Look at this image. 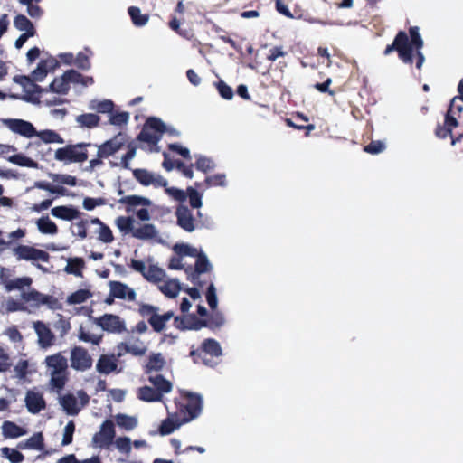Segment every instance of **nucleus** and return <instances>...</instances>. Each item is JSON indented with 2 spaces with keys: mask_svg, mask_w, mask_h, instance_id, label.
I'll return each mask as SVG.
<instances>
[{
  "mask_svg": "<svg viewBox=\"0 0 463 463\" xmlns=\"http://www.w3.org/2000/svg\"><path fill=\"white\" fill-rule=\"evenodd\" d=\"M409 34L410 37L406 32L399 31L395 35L392 43L388 44L385 47L383 55L387 56L396 51L399 59L404 64L412 65L415 52L416 68L420 70L425 61V57L421 52L424 43L420 34L419 27L411 26L409 28Z\"/></svg>",
  "mask_w": 463,
  "mask_h": 463,
  "instance_id": "obj_1",
  "label": "nucleus"
},
{
  "mask_svg": "<svg viewBox=\"0 0 463 463\" xmlns=\"http://www.w3.org/2000/svg\"><path fill=\"white\" fill-rule=\"evenodd\" d=\"M45 364L50 372V384L52 387L58 391L62 390L69 380L67 358L59 352L48 355L45 358Z\"/></svg>",
  "mask_w": 463,
  "mask_h": 463,
  "instance_id": "obj_2",
  "label": "nucleus"
},
{
  "mask_svg": "<svg viewBox=\"0 0 463 463\" xmlns=\"http://www.w3.org/2000/svg\"><path fill=\"white\" fill-rule=\"evenodd\" d=\"M176 411L175 417L182 419L183 422H189L197 418L203 407L202 397L199 394L185 392L181 400H175Z\"/></svg>",
  "mask_w": 463,
  "mask_h": 463,
  "instance_id": "obj_3",
  "label": "nucleus"
},
{
  "mask_svg": "<svg viewBox=\"0 0 463 463\" xmlns=\"http://www.w3.org/2000/svg\"><path fill=\"white\" fill-rule=\"evenodd\" d=\"M165 124L158 118L150 117L145 122L142 130L137 135V140L156 146L162 135L166 132Z\"/></svg>",
  "mask_w": 463,
  "mask_h": 463,
  "instance_id": "obj_4",
  "label": "nucleus"
},
{
  "mask_svg": "<svg viewBox=\"0 0 463 463\" xmlns=\"http://www.w3.org/2000/svg\"><path fill=\"white\" fill-rule=\"evenodd\" d=\"M158 312L159 307L150 304L143 303L138 307L139 315L147 318L148 324L156 333H161L165 328V324L175 316L172 310L162 315Z\"/></svg>",
  "mask_w": 463,
  "mask_h": 463,
  "instance_id": "obj_5",
  "label": "nucleus"
},
{
  "mask_svg": "<svg viewBox=\"0 0 463 463\" xmlns=\"http://www.w3.org/2000/svg\"><path fill=\"white\" fill-rule=\"evenodd\" d=\"M90 146V143L67 145L66 146L58 148L55 151V159L70 163H82L88 159V152L86 148Z\"/></svg>",
  "mask_w": 463,
  "mask_h": 463,
  "instance_id": "obj_6",
  "label": "nucleus"
},
{
  "mask_svg": "<svg viewBox=\"0 0 463 463\" xmlns=\"http://www.w3.org/2000/svg\"><path fill=\"white\" fill-rule=\"evenodd\" d=\"M207 354L212 357H217L222 354V348L220 344L213 338L205 339L202 343L200 348L192 349L190 351L189 356L195 364L202 363L203 364H208L209 361L205 358V355Z\"/></svg>",
  "mask_w": 463,
  "mask_h": 463,
  "instance_id": "obj_7",
  "label": "nucleus"
},
{
  "mask_svg": "<svg viewBox=\"0 0 463 463\" xmlns=\"http://www.w3.org/2000/svg\"><path fill=\"white\" fill-rule=\"evenodd\" d=\"M91 319L95 325L109 334H122L127 331L125 321L118 315L104 314Z\"/></svg>",
  "mask_w": 463,
  "mask_h": 463,
  "instance_id": "obj_8",
  "label": "nucleus"
},
{
  "mask_svg": "<svg viewBox=\"0 0 463 463\" xmlns=\"http://www.w3.org/2000/svg\"><path fill=\"white\" fill-rule=\"evenodd\" d=\"M212 269V266L208 260L207 256L203 252H199L196 256V261L194 264V268L192 266H188L184 269L185 273L187 274L188 279L194 285L199 288L203 287V282L200 280V275L205 272H209Z\"/></svg>",
  "mask_w": 463,
  "mask_h": 463,
  "instance_id": "obj_9",
  "label": "nucleus"
},
{
  "mask_svg": "<svg viewBox=\"0 0 463 463\" xmlns=\"http://www.w3.org/2000/svg\"><path fill=\"white\" fill-rule=\"evenodd\" d=\"M455 107L456 99H452L445 114L443 125L438 124L435 128L434 133L436 137L439 139L447 138L449 136H451L453 129L458 126V121L456 118Z\"/></svg>",
  "mask_w": 463,
  "mask_h": 463,
  "instance_id": "obj_10",
  "label": "nucleus"
},
{
  "mask_svg": "<svg viewBox=\"0 0 463 463\" xmlns=\"http://www.w3.org/2000/svg\"><path fill=\"white\" fill-rule=\"evenodd\" d=\"M134 178L143 186L152 185L155 188L165 187L168 182L161 175L155 174L145 168H136L132 170Z\"/></svg>",
  "mask_w": 463,
  "mask_h": 463,
  "instance_id": "obj_11",
  "label": "nucleus"
},
{
  "mask_svg": "<svg viewBox=\"0 0 463 463\" xmlns=\"http://www.w3.org/2000/svg\"><path fill=\"white\" fill-rule=\"evenodd\" d=\"M13 252L18 260L48 262L50 260L48 252L28 245H18Z\"/></svg>",
  "mask_w": 463,
  "mask_h": 463,
  "instance_id": "obj_12",
  "label": "nucleus"
},
{
  "mask_svg": "<svg viewBox=\"0 0 463 463\" xmlns=\"http://www.w3.org/2000/svg\"><path fill=\"white\" fill-rule=\"evenodd\" d=\"M115 426L111 420H106L100 426V430L94 434L92 445L95 448H108L115 438Z\"/></svg>",
  "mask_w": 463,
  "mask_h": 463,
  "instance_id": "obj_13",
  "label": "nucleus"
},
{
  "mask_svg": "<svg viewBox=\"0 0 463 463\" xmlns=\"http://www.w3.org/2000/svg\"><path fill=\"white\" fill-rule=\"evenodd\" d=\"M127 142L126 135L118 133L98 146L97 156L108 158L122 149Z\"/></svg>",
  "mask_w": 463,
  "mask_h": 463,
  "instance_id": "obj_14",
  "label": "nucleus"
},
{
  "mask_svg": "<svg viewBox=\"0 0 463 463\" xmlns=\"http://www.w3.org/2000/svg\"><path fill=\"white\" fill-rule=\"evenodd\" d=\"M71 366L77 371H87L92 366V358L88 351L81 346H75L71 350Z\"/></svg>",
  "mask_w": 463,
  "mask_h": 463,
  "instance_id": "obj_15",
  "label": "nucleus"
},
{
  "mask_svg": "<svg viewBox=\"0 0 463 463\" xmlns=\"http://www.w3.org/2000/svg\"><path fill=\"white\" fill-rule=\"evenodd\" d=\"M5 125L14 133L19 134L24 137L30 138L37 134L33 125L24 119L8 118L4 120Z\"/></svg>",
  "mask_w": 463,
  "mask_h": 463,
  "instance_id": "obj_16",
  "label": "nucleus"
},
{
  "mask_svg": "<svg viewBox=\"0 0 463 463\" xmlns=\"http://www.w3.org/2000/svg\"><path fill=\"white\" fill-rule=\"evenodd\" d=\"M233 49L238 52L241 62L246 63L251 69H256L257 66L251 59L253 47L248 40L242 38L237 41L233 40Z\"/></svg>",
  "mask_w": 463,
  "mask_h": 463,
  "instance_id": "obj_17",
  "label": "nucleus"
},
{
  "mask_svg": "<svg viewBox=\"0 0 463 463\" xmlns=\"http://www.w3.org/2000/svg\"><path fill=\"white\" fill-rule=\"evenodd\" d=\"M189 330H199L203 327L215 328L222 325L221 317L210 316L205 319L198 318L194 314L188 315Z\"/></svg>",
  "mask_w": 463,
  "mask_h": 463,
  "instance_id": "obj_18",
  "label": "nucleus"
},
{
  "mask_svg": "<svg viewBox=\"0 0 463 463\" xmlns=\"http://www.w3.org/2000/svg\"><path fill=\"white\" fill-rule=\"evenodd\" d=\"M110 296L119 299L134 301L137 294L135 290L120 281H109Z\"/></svg>",
  "mask_w": 463,
  "mask_h": 463,
  "instance_id": "obj_19",
  "label": "nucleus"
},
{
  "mask_svg": "<svg viewBox=\"0 0 463 463\" xmlns=\"http://www.w3.org/2000/svg\"><path fill=\"white\" fill-rule=\"evenodd\" d=\"M175 215L177 218V224L185 232H191L194 230V219L192 212L187 206L179 205L176 208Z\"/></svg>",
  "mask_w": 463,
  "mask_h": 463,
  "instance_id": "obj_20",
  "label": "nucleus"
},
{
  "mask_svg": "<svg viewBox=\"0 0 463 463\" xmlns=\"http://www.w3.org/2000/svg\"><path fill=\"white\" fill-rule=\"evenodd\" d=\"M33 327L38 335L39 344L42 347H49L53 345L54 335L43 322H34Z\"/></svg>",
  "mask_w": 463,
  "mask_h": 463,
  "instance_id": "obj_21",
  "label": "nucleus"
},
{
  "mask_svg": "<svg viewBox=\"0 0 463 463\" xmlns=\"http://www.w3.org/2000/svg\"><path fill=\"white\" fill-rule=\"evenodd\" d=\"M27 410L33 414L39 413L46 406L43 395L33 391H28L25 396Z\"/></svg>",
  "mask_w": 463,
  "mask_h": 463,
  "instance_id": "obj_22",
  "label": "nucleus"
},
{
  "mask_svg": "<svg viewBox=\"0 0 463 463\" xmlns=\"http://www.w3.org/2000/svg\"><path fill=\"white\" fill-rule=\"evenodd\" d=\"M118 368V358L115 354H101L97 362L96 369L99 373L109 374Z\"/></svg>",
  "mask_w": 463,
  "mask_h": 463,
  "instance_id": "obj_23",
  "label": "nucleus"
},
{
  "mask_svg": "<svg viewBox=\"0 0 463 463\" xmlns=\"http://www.w3.org/2000/svg\"><path fill=\"white\" fill-rule=\"evenodd\" d=\"M52 216L64 221H72L79 218L81 213L72 205H61L51 210Z\"/></svg>",
  "mask_w": 463,
  "mask_h": 463,
  "instance_id": "obj_24",
  "label": "nucleus"
},
{
  "mask_svg": "<svg viewBox=\"0 0 463 463\" xmlns=\"http://www.w3.org/2000/svg\"><path fill=\"white\" fill-rule=\"evenodd\" d=\"M148 382L152 384V386L159 392V393L164 397V394L168 393L173 389V384L170 381L165 379L162 374H148L147 378Z\"/></svg>",
  "mask_w": 463,
  "mask_h": 463,
  "instance_id": "obj_25",
  "label": "nucleus"
},
{
  "mask_svg": "<svg viewBox=\"0 0 463 463\" xmlns=\"http://www.w3.org/2000/svg\"><path fill=\"white\" fill-rule=\"evenodd\" d=\"M137 397L146 402H162L163 396L154 387L145 385L137 391Z\"/></svg>",
  "mask_w": 463,
  "mask_h": 463,
  "instance_id": "obj_26",
  "label": "nucleus"
},
{
  "mask_svg": "<svg viewBox=\"0 0 463 463\" xmlns=\"http://www.w3.org/2000/svg\"><path fill=\"white\" fill-rule=\"evenodd\" d=\"M276 11L290 19H300L303 16V11L299 7H295L290 11L288 7V0H275Z\"/></svg>",
  "mask_w": 463,
  "mask_h": 463,
  "instance_id": "obj_27",
  "label": "nucleus"
},
{
  "mask_svg": "<svg viewBox=\"0 0 463 463\" xmlns=\"http://www.w3.org/2000/svg\"><path fill=\"white\" fill-rule=\"evenodd\" d=\"M165 364V361L162 355V354H152L147 360L146 364L145 365V373L152 374L153 372L161 371Z\"/></svg>",
  "mask_w": 463,
  "mask_h": 463,
  "instance_id": "obj_28",
  "label": "nucleus"
},
{
  "mask_svg": "<svg viewBox=\"0 0 463 463\" xmlns=\"http://www.w3.org/2000/svg\"><path fill=\"white\" fill-rule=\"evenodd\" d=\"M85 269V261L80 257L69 258L64 271L67 274H73L76 277L82 278V270Z\"/></svg>",
  "mask_w": 463,
  "mask_h": 463,
  "instance_id": "obj_29",
  "label": "nucleus"
},
{
  "mask_svg": "<svg viewBox=\"0 0 463 463\" xmlns=\"http://www.w3.org/2000/svg\"><path fill=\"white\" fill-rule=\"evenodd\" d=\"M36 80H34L33 78L28 82L26 88L24 90L25 92V96L24 98V100L32 103H39V95L41 92L44 91L45 90L43 89L41 86L35 83Z\"/></svg>",
  "mask_w": 463,
  "mask_h": 463,
  "instance_id": "obj_30",
  "label": "nucleus"
},
{
  "mask_svg": "<svg viewBox=\"0 0 463 463\" xmlns=\"http://www.w3.org/2000/svg\"><path fill=\"white\" fill-rule=\"evenodd\" d=\"M3 435L6 439H15L26 434V430L16 423L5 420L2 425Z\"/></svg>",
  "mask_w": 463,
  "mask_h": 463,
  "instance_id": "obj_31",
  "label": "nucleus"
},
{
  "mask_svg": "<svg viewBox=\"0 0 463 463\" xmlns=\"http://www.w3.org/2000/svg\"><path fill=\"white\" fill-rule=\"evenodd\" d=\"M61 404L63 410L69 415H77L80 411V407L78 406L76 397L71 393H68L62 396L61 399Z\"/></svg>",
  "mask_w": 463,
  "mask_h": 463,
  "instance_id": "obj_32",
  "label": "nucleus"
},
{
  "mask_svg": "<svg viewBox=\"0 0 463 463\" xmlns=\"http://www.w3.org/2000/svg\"><path fill=\"white\" fill-rule=\"evenodd\" d=\"M157 235L156 227L151 223H145L132 231V236L139 240L153 239Z\"/></svg>",
  "mask_w": 463,
  "mask_h": 463,
  "instance_id": "obj_33",
  "label": "nucleus"
},
{
  "mask_svg": "<svg viewBox=\"0 0 463 463\" xmlns=\"http://www.w3.org/2000/svg\"><path fill=\"white\" fill-rule=\"evenodd\" d=\"M18 448L43 450L44 449V439L42 432L34 433L24 443H20Z\"/></svg>",
  "mask_w": 463,
  "mask_h": 463,
  "instance_id": "obj_34",
  "label": "nucleus"
},
{
  "mask_svg": "<svg viewBox=\"0 0 463 463\" xmlns=\"http://www.w3.org/2000/svg\"><path fill=\"white\" fill-rule=\"evenodd\" d=\"M75 120L81 128H94L99 125L100 117L93 113H84L77 116Z\"/></svg>",
  "mask_w": 463,
  "mask_h": 463,
  "instance_id": "obj_35",
  "label": "nucleus"
},
{
  "mask_svg": "<svg viewBox=\"0 0 463 463\" xmlns=\"http://www.w3.org/2000/svg\"><path fill=\"white\" fill-rule=\"evenodd\" d=\"M128 12L135 26H144L147 24L149 20V15L146 14H141V10L137 6L128 7Z\"/></svg>",
  "mask_w": 463,
  "mask_h": 463,
  "instance_id": "obj_36",
  "label": "nucleus"
},
{
  "mask_svg": "<svg viewBox=\"0 0 463 463\" xmlns=\"http://www.w3.org/2000/svg\"><path fill=\"white\" fill-rule=\"evenodd\" d=\"M182 419L179 417H175V419L166 418L164 420L159 427V431L161 435H168L178 429L182 424H184Z\"/></svg>",
  "mask_w": 463,
  "mask_h": 463,
  "instance_id": "obj_37",
  "label": "nucleus"
},
{
  "mask_svg": "<svg viewBox=\"0 0 463 463\" xmlns=\"http://www.w3.org/2000/svg\"><path fill=\"white\" fill-rule=\"evenodd\" d=\"M49 90L58 94H67L70 90V85L65 78V74L63 73L62 76L55 78L49 85Z\"/></svg>",
  "mask_w": 463,
  "mask_h": 463,
  "instance_id": "obj_38",
  "label": "nucleus"
},
{
  "mask_svg": "<svg viewBox=\"0 0 463 463\" xmlns=\"http://www.w3.org/2000/svg\"><path fill=\"white\" fill-rule=\"evenodd\" d=\"M114 103L109 99L104 100H96L93 99L90 101L89 108L92 110L97 111L100 114L111 113L114 109Z\"/></svg>",
  "mask_w": 463,
  "mask_h": 463,
  "instance_id": "obj_39",
  "label": "nucleus"
},
{
  "mask_svg": "<svg viewBox=\"0 0 463 463\" xmlns=\"http://www.w3.org/2000/svg\"><path fill=\"white\" fill-rule=\"evenodd\" d=\"M7 160L19 166H25L30 168H38L39 164L30 157H27L24 154H15L7 158Z\"/></svg>",
  "mask_w": 463,
  "mask_h": 463,
  "instance_id": "obj_40",
  "label": "nucleus"
},
{
  "mask_svg": "<svg viewBox=\"0 0 463 463\" xmlns=\"http://www.w3.org/2000/svg\"><path fill=\"white\" fill-rule=\"evenodd\" d=\"M38 230L43 234H56L58 232L57 225L48 217H41L37 220Z\"/></svg>",
  "mask_w": 463,
  "mask_h": 463,
  "instance_id": "obj_41",
  "label": "nucleus"
},
{
  "mask_svg": "<svg viewBox=\"0 0 463 463\" xmlns=\"http://www.w3.org/2000/svg\"><path fill=\"white\" fill-rule=\"evenodd\" d=\"M35 136H37L43 142H44L46 144H51V143L63 144L64 143V139L61 137L60 134H58L54 130H51V129L42 130L40 132H37V134Z\"/></svg>",
  "mask_w": 463,
  "mask_h": 463,
  "instance_id": "obj_42",
  "label": "nucleus"
},
{
  "mask_svg": "<svg viewBox=\"0 0 463 463\" xmlns=\"http://www.w3.org/2000/svg\"><path fill=\"white\" fill-rule=\"evenodd\" d=\"M159 289L166 297L174 298L178 295L181 288L177 280L170 279L165 281L162 286H160Z\"/></svg>",
  "mask_w": 463,
  "mask_h": 463,
  "instance_id": "obj_43",
  "label": "nucleus"
},
{
  "mask_svg": "<svg viewBox=\"0 0 463 463\" xmlns=\"http://www.w3.org/2000/svg\"><path fill=\"white\" fill-rule=\"evenodd\" d=\"M143 277L149 282L157 283L163 280L165 271L156 265H150Z\"/></svg>",
  "mask_w": 463,
  "mask_h": 463,
  "instance_id": "obj_44",
  "label": "nucleus"
},
{
  "mask_svg": "<svg viewBox=\"0 0 463 463\" xmlns=\"http://www.w3.org/2000/svg\"><path fill=\"white\" fill-rule=\"evenodd\" d=\"M14 24L19 31H24V33L33 32L36 33V30L33 23L24 14H18L14 17Z\"/></svg>",
  "mask_w": 463,
  "mask_h": 463,
  "instance_id": "obj_45",
  "label": "nucleus"
},
{
  "mask_svg": "<svg viewBox=\"0 0 463 463\" xmlns=\"http://www.w3.org/2000/svg\"><path fill=\"white\" fill-rule=\"evenodd\" d=\"M78 338L82 342L99 345L102 342L103 335L90 334L82 326H80L78 332Z\"/></svg>",
  "mask_w": 463,
  "mask_h": 463,
  "instance_id": "obj_46",
  "label": "nucleus"
},
{
  "mask_svg": "<svg viewBox=\"0 0 463 463\" xmlns=\"http://www.w3.org/2000/svg\"><path fill=\"white\" fill-rule=\"evenodd\" d=\"M92 294L88 289H79L73 293H71L68 298L67 302L71 305L74 304H81L89 299Z\"/></svg>",
  "mask_w": 463,
  "mask_h": 463,
  "instance_id": "obj_47",
  "label": "nucleus"
},
{
  "mask_svg": "<svg viewBox=\"0 0 463 463\" xmlns=\"http://www.w3.org/2000/svg\"><path fill=\"white\" fill-rule=\"evenodd\" d=\"M119 203L129 205V206H137V205L148 206L151 204V201L149 199L141 197L138 195H128V196L122 197L119 200Z\"/></svg>",
  "mask_w": 463,
  "mask_h": 463,
  "instance_id": "obj_48",
  "label": "nucleus"
},
{
  "mask_svg": "<svg viewBox=\"0 0 463 463\" xmlns=\"http://www.w3.org/2000/svg\"><path fill=\"white\" fill-rule=\"evenodd\" d=\"M116 421L119 427L127 430H133L137 424V420L135 417L120 413L116 416Z\"/></svg>",
  "mask_w": 463,
  "mask_h": 463,
  "instance_id": "obj_49",
  "label": "nucleus"
},
{
  "mask_svg": "<svg viewBox=\"0 0 463 463\" xmlns=\"http://www.w3.org/2000/svg\"><path fill=\"white\" fill-rule=\"evenodd\" d=\"M33 283V279L30 277H23L17 278L15 279H11V281L6 285V291L10 292L15 289H23L24 287H29Z\"/></svg>",
  "mask_w": 463,
  "mask_h": 463,
  "instance_id": "obj_50",
  "label": "nucleus"
},
{
  "mask_svg": "<svg viewBox=\"0 0 463 463\" xmlns=\"http://www.w3.org/2000/svg\"><path fill=\"white\" fill-rule=\"evenodd\" d=\"M3 457L9 459L12 463H21L24 459V456L15 449H10L7 447L1 449Z\"/></svg>",
  "mask_w": 463,
  "mask_h": 463,
  "instance_id": "obj_51",
  "label": "nucleus"
},
{
  "mask_svg": "<svg viewBox=\"0 0 463 463\" xmlns=\"http://www.w3.org/2000/svg\"><path fill=\"white\" fill-rule=\"evenodd\" d=\"M185 193L192 208H200L202 206V194L196 189L189 186Z\"/></svg>",
  "mask_w": 463,
  "mask_h": 463,
  "instance_id": "obj_52",
  "label": "nucleus"
},
{
  "mask_svg": "<svg viewBox=\"0 0 463 463\" xmlns=\"http://www.w3.org/2000/svg\"><path fill=\"white\" fill-rule=\"evenodd\" d=\"M175 252L183 257V256H190V257H196L199 252L197 251V249L188 245V244H176L174 247Z\"/></svg>",
  "mask_w": 463,
  "mask_h": 463,
  "instance_id": "obj_53",
  "label": "nucleus"
},
{
  "mask_svg": "<svg viewBox=\"0 0 463 463\" xmlns=\"http://www.w3.org/2000/svg\"><path fill=\"white\" fill-rule=\"evenodd\" d=\"M41 292L34 288L29 291H23L21 294L22 299L26 303H33L36 307L40 306Z\"/></svg>",
  "mask_w": 463,
  "mask_h": 463,
  "instance_id": "obj_54",
  "label": "nucleus"
},
{
  "mask_svg": "<svg viewBox=\"0 0 463 463\" xmlns=\"http://www.w3.org/2000/svg\"><path fill=\"white\" fill-rule=\"evenodd\" d=\"M46 305L50 309L57 310L61 309V303L52 295L41 294L40 306Z\"/></svg>",
  "mask_w": 463,
  "mask_h": 463,
  "instance_id": "obj_55",
  "label": "nucleus"
},
{
  "mask_svg": "<svg viewBox=\"0 0 463 463\" xmlns=\"http://www.w3.org/2000/svg\"><path fill=\"white\" fill-rule=\"evenodd\" d=\"M129 119L128 112H111L109 113V123L115 126L126 125Z\"/></svg>",
  "mask_w": 463,
  "mask_h": 463,
  "instance_id": "obj_56",
  "label": "nucleus"
},
{
  "mask_svg": "<svg viewBox=\"0 0 463 463\" xmlns=\"http://www.w3.org/2000/svg\"><path fill=\"white\" fill-rule=\"evenodd\" d=\"M133 219L131 217L120 216L117 219L116 223L118 228L123 232H131L135 230L133 226Z\"/></svg>",
  "mask_w": 463,
  "mask_h": 463,
  "instance_id": "obj_57",
  "label": "nucleus"
},
{
  "mask_svg": "<svg viewBox=\"0 0 463 463\" xmlns=\"http://www.w3.org/2000/svg\"><path fill=\"white\" fill-rule=\"evenodd\" d=\"M165 188V194L171 196L173 199L179 203H184L187 199L186 191L181 190L176 187H168L167 185Z\"/></svg>",
  "mask_w": 463,
  "mask_h": 463,
  "instance_id": "obj_58",
  "label": "nucleus"
},
{
  "mask_svg": "<svg viewBox=\"0 0 463 463\" xmlns=\"http://www.w3.org/2000/svg\"><path fill=\"white\" fill-rule=\"evenodd\" d=\"M50 176L53 182L61 184H67L70 186H75L77 184L76 177L70 175L50 174Z\"/></svg>",
  "mask_w": 463,
  "mask_h": 463,
  "instance_id": "obj_59",
  "label": "nucleus"
},
{
  "mask_svg": "<svg viewBox=\"0 0 463 463\" xmlns=\"http://www.w3.org/2000/svg\"><path fill=\"white\" fill-rule=\"evenodd\" d=\"M194 165L197 170L203 173H207L214 167L213 162L210 158L203 156H200L197 158Z\"/></svg>",
  "mask_w": 463,
  "mask_h": 463,
  "instance_id": "obj_60",
  "label": "nucleus"
},
{
  "mask_svg": "<svg viewBox=\"0 0 463 463\" xmlns=\"http://www.w3.org/2000/svg\"><path fill=\"white\" fill-rule=\"evenodd\" d=\"M59 320L55 323L54 327L59 332L60 336L63 337L71 330V323L62 315H59Z\"/></svg>",
  "mask_w": 463,
  "mask_h": 463,
  "instance_id": "obj_61",
  "label": "nucleus"
},
{
  "mask_svg": "<svg viewBox=\"0 0 463 463\" xmlns=\"http://www.w3.org/2000/svg\"><path fill=\"white\" fill-rule=\"evenodd\" d=\"M74 431L75 423L73 420H70L64 428L63 438L61 441L62 446L70 445L72 442Z\"/></svg>",
  "mask_w": 463,
  "mask_h": 463,
  "instance_id": "obj_62",
  "label": "nucleus"
},
{
  "mask_svg": "<svg viewBox=\"0 0 463 463\" xmlns=\"http://www.w3.org/2000/svg\"><path fill=\"white\" fill-rule=\"evenodd\" d=\"M205 183L210 186H225L227 185L226 176L223 174H216L206 177Z\"/></svg>",
  "mask_w": 463,
  "mask_h": 463,
  "instance_id": "obj_63",
  "label": "nucleus"
},
{
  "mask_svg": "<svg viewBox=\"0 0 463 463\" xmlns=\"http://www.w3.org/2000/svg\"><path fill=\"white\" fill-rule=\"evenodd\" d=\"M385 148L383 142L380 140H373L367 146H364V150L372 155H376L383 152Z\"/></svg>",
  "mask_w": 463,
  "mask_h": 463,
  "instance_id": "obj_64",
  "label": "nucleus"
}]
</instances>
